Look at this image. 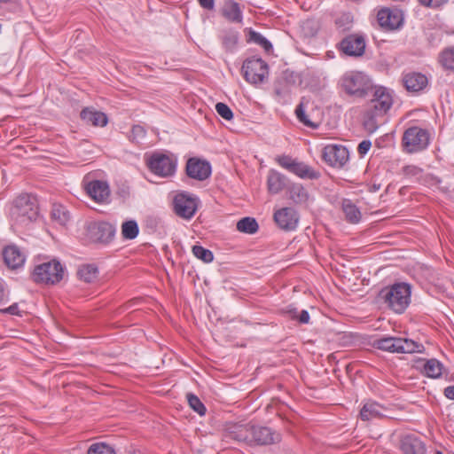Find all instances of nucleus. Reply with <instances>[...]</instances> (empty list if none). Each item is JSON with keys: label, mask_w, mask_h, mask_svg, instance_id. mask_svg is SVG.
<instances>
[{"label": "nucleus", "mask_w": 454, "mask_h": 454, "mask_svg": "<svg viewBox=\"0 0 454 454\" xmlns=\"http://www.w3.org/2000/svg\"><path fill=\"white\" fill-rule=\"evenodd\" d=\"M411 286L406 283H396L382 288L378 298L395 313L404 312L411 301Z\"/></svg>", "instance_id": "nucleus-1"}, {"label": "nucleus", "mask_w": 454, "mask_h": 454, "mask_svg": "<svg viewBox=\"0 0 454 454\" xmlns=\"http://www.w3.org/2000/svg\"><path fill=\"white\" fill-rule=\"evenodd\" d=\"M340 85L345 93L356 98L365 97L372 89L371 79L358 71L345 73L340 80Z\"/></svg>", "instance_id": "nucleus-2"}, {"label": "nucleus", "mask_w": 454, "mask_h": 454, "mask_svg": "<svg viewBox=\"0 0 454 454\" xmlns=\"http://www.w3.org/2000/svg\"><path fill=\"white\" fill-rule=\"evenodd\" d=\"M431 140L428 129L419 126L407 128L402 137L403 150L407 153H416L426 150Z\"/></svg>", "instance_id": "nucleus-3"}, {"label": "nucleus", "mask_w": 454, "mask_h": 454, "mask_svg": "<svg viewBox=\"0 0 454 454\" xmlns=\"http://www.w3.org/2000/svg\"><path fill=\"white\" fill-rule=\"evenodd\" d=\"M38 207L35 197L29 194L18 196L11 208V215L17 222L26 223L36 219Z\"/></svg>", "instance_id": "nucleus-4"}, {"label": "nucleus", "mask_w": 454, "mask_h": 454, "mask_svg": "<svg viewBox=\"0 0 454 454\" xmlns=\"http://www.w3.org/2000/svg\"><path fill=\"white\" fill-rule=\"evenodd\" d=\"M63 266L58 260L52 259L35 265L32 272V279L38 284L55 285L63 278Z\"/></svg>", "instance_id": "nucleus-5"}, {"label": "nucleus", "mask_w": 454, "mask_h": 454, "mask_svg": "<svg viewBox=\"0 0 454 454\" xmlns=\"http://www.w3.org/2000/svg\"><path fill=\"white\" fill-rule=\"evenodd\" d=\"M375 348L390 353H414L422 352V344L410 339L384 337L373 341Z\"/></svg>", "instance_id": "nucleus-6"}, {"label": "nucleus", "mask_w": 454, "mask_h": 454, "mask_svg": "<svg viewBox=\"0 0 454 454\" xmlns=\"http://www.w3.org/2000/svg\"><path fill=\"white\" fill-rule=\"evenodd\" d=\"M275 160L283 168L301 178L315 180L320 177L319 172L314 170L311 167L305 164L304 162L299 161L289 155L283 154L277 156Z\"/></svg>", "instance_id": "nucleus-7"}, {"label": "nucleus", "mask_w": 454, "mask_h": 454, "mask_svg": "<svg viewBox=\"0 0 454 454\" xmlns=\"http://www.w3.org/2000/svg\"><path fill=\"white\" fill-rule=\"evenodd\" d=\"M199 206V199L187 192L177 193L173 200L175 214L184 220L192 219Z\"/></svg>", "instance_id": "nucleus-8"}, {"label": "nucleus", "mask_w": 454, "mask_h": 454, "mask_svg": "<svg viewBox=\"0 0 454 454\" xmlns=\"http://www.w3.org/2000/svg\"><path fill=\"white\" fill-rule=\"evenodd\" d=\"M268 70L267 63L260 58L247 59L242 66L245 80L252 84L262 82L268 75Z\"/></svg>", "instance_id": "nucleus-9"}, {"label": "nucleus", "mask_w": 454, "mask_h": 454, "mask_svg": "<svg viewBox=\"0 0 454 454\" xmlns=\"http://www.w3.org/2000/svg\"><path fill=\"white\" fill-rule=\"evenodd\" d=\"M146 165L152 173L161 177L170 176L176 171V161L160 153H153L147 159Z\"/></svg>", "instance_id": "nucleus-10"}, {"label": "nucleus", "mask_w": 454, "mask_h": 454, "mask_svg": "<svg viewBox=\"0 0 454 454\" xmlns=\"http://www.w3.org/2000/svg\"><path fill=\"white\" fill-rule=\"evenodd\" d=\"M86 233L92 242L107 244L114 239L115 228L107 222H92L87 225Z\"/></svg>", "instance_id": "nucleus-11"}, {"label": "nucleus", "mask_w": 454, "mask_h": 454, "mask_svg": "<svg viewBox=\"0 0 454 454\" xmlns=\"http://www.w3.org/2000/svg\"><path fill=\"white\" fill-rule=\"evenodd\" d=\"M393 98L390 92L384 87L375 89L372 98L368 103L367 109L372 111L374 114L384 115L391 108Z\"/></svg>", "instance_id": "nucleus-12"}, {"label": "nucleus", "mask_w": 454, "mask_h": 454, "mask_svg": "<svg viewBox=\"0 0 454 454\" xmlns=\"http://www.w3.org/2000/svg\"><path fill=\"white\" fill-rule=\"evenodd\" d=\"M322 159L329 166L341 168L348 160V151L343 145H328L323 149Z\"/></svg>", "instance_id": "nucleus-13"}, {"label": "nucleus", "mask_w": 454, "mask_h": 454, "mask_svg": "<svg viewBox=\"0 0 454 454\" xmlns=\"http://www.w3.org/2000/svg\"><path fill=\"white\" fill-rule=\"evenodd\" d=\"M252 446L270 445L279 442L281 435L269 427L252 425Z\"/></svg>", "instance_id": "nucleus-14"}, {"label": "nucleus", "mask_w": 454, "mask_h": 454, "mask_svg": "<svg viewBox=\"0 0 454 454\" xmlns=\"http://www.w3.org/2000/svg\"><path fill=\"white\" fill-rule=\"evenodd\" d=\"M252 425L251 424H230L227 425L224 432L223 438L228 440H233L239 442H244L249 446H252Z\"/></svg>", "instance_id": "nucleus-15"}, {"label": "nucleus", "mask_w": 454, "mask_h": 454, "mask_svg": "<svg viewBox=\"0 0 454 454\" xmlns=\"http://www.w3.org/2000/svg\"><path fill=\"white\" fill-rule=\"evenodd\" d=\"M185 173L190 178L204 181L211 175V165L205 160L192 157L186 162Z\"/></svg>", "instance_id": "nucleus-16"}, {"label": "nucleus", "mask_w": 454, "mask_h": 454, "mask_svg": "<svg viewBox=\"0 0 454 454\" xmlns=\"http://www.w3.org/2000/svg\"><path fill=\"white\" fill-rule=\"evenodd\" d=\"M273 218L277 225L286 231L295 230L299 223L297 211L288 207L275 211Z\"/></svg>", "instance_id": "nucleus-17"}, {"label": "nucleus", "mask_w": 454, "mask_h": 454, "mask_svg": "<svg viewBox=\"0 0 454 454\" xmlns=\"http://www.w3.org/2000/svg\"><path fill=\"white\" fill-rule=\"evenodd\" d=\"M340 49L346 55L360 57L364 53L365 50L364 38L359 35H347L340 41Z\"/></svg>", "instance_id": "nucleus-18"}, {"label": "nucleus", "mask_w": 454, "mask_h": 454, "mask_svg": "<svg viewBox=\"0 0 454 454\" xmlns=\"http://www.w3.org/2000/svg\"><path fill=\"white\" fill-rule=\"evenodd\" d=\"M377 20L381 27L387 30H394L402 25L403 17L398 11L383 8L378 12Z\"/></svg>", "instance_id": "nucleus-19"}, {"label": "nucleus", "mask_w": 454, "mask_h": 454, "mask_svg": "<svg viewBox=\"0 0 454 454\" xmlns=\"http://www.w3.org/2000/svg\"><path fill=\"white\" fill-rule=\"evenodd\" d=\"M402 84L409 92H419L427 86L428 79L422 73L408 72L403 74Z\"/></svg>", "instance_id": "nucleus-20"}, {"label": "nucleus", "mask_w": 454, "mask_h": 454, "mask_svg": "<svg viewBox=\"0 0 454 454\" xmlns=\"http://www.w3.org/2000/svg\"><path fill=\"white\" fill-rule=\"evenodd\" d=\"M88 195L98 203L107 202L110 196V189L106 182L94 180L86 185Z\"/></svg>", "instance_id": "nucleus-21"}, {"label": "nucleus", "mask_w": 454, "mask_h": 454, "mask_svg": "<svg viewBox=\"0 0 454 454\" xmlns=\"http://www.w3.org/2000/svg\"><path fill=\"white\" fill-rule=\"evenodd\" d=\"M221 15L229 22L242 24L243 12L239 3L234 0H225L221 10Z\"/></svg>", "instance_id": "nucleus-22"}, {"label": "nucleus", "mask_w": 454, "mask_h": 454, "mask_svg": "<svg viewBox=\"0 0 454 454\" xmlns=\"http://www.w3.org/2000/svg\"><path fill=\"white\" fill-rule=\"evenodd\" d=\"M400 449L403 454H425L426 446L421 439L415 434L403 436L400 442Z\"/></svg>", "instance_id": "nucleus-23"}, {"label": "nucleus", "mask_w": 454, "mask_h": 454, "mask_svg": "<svg viewBox=\"0 0 454 454\" xmlns=\"http://www.w3.org/2000/svg\"><path fill=\"white\" fill-rule=\"evenodd\" d=\"M81 119L88 125L105 127L108 122L106 114L94 107H85L80 113Z\"/></svg>", "instance_id": "nucleus-24"}, {"label": "nucleus", "mask_w": 454, "mask_h": 454, "mask_svg": "<svg viewBox=\"0 0 454 454\" xmlns=\"http://www.w3.org/2000/svg\"><path fill=\"white\" fill-rule=\"evenodd\" d=\"M386 408L374 401H367L360 410L359 417L363 421L382 419L385 417Z\"/></svg>", "instance_id": "nucleus-25"}, {"label": "nucleus", "mask_w": 454, "mask_h": 454, "mask_svg": "<svg viewBox=\"0 0 454 454\" xmlns=\"http://www.w3.org/2000/svg\"><path fill=\"white\" fill-rule=\"evenodd\" d=\"M4 261L9 268L16 269L25 262V256L16 246H7L3 251Z\"/></svg>", "instance_id": "nucleus-26"}, {"label": "nucleus", "mask_w": 454, "mask_h": 454, "mask_svg": "<svg viewBox=\"0 0 454 454\" xmlns=\"http://www.w3.org/2000/svg\"><path fill=\"white\" fill-rule=\"evenodd\" d=\"M267 186L270 193H279L286 186L285 176L276 170H270L267 178Z\"/></svg>", "instance_id": "nucleus-27"}, {"label": "nucleus", "mask_w": 454, "mask_h": 454, "mask_svg": "<svg viewBox=\"0 0 454 454\" xmlns=\"http://www.w3.org/2000/svg\"><path fill=\"white\" fill-rule=\"evenodd\" d=\"M422 363V372L429 378H438L442 372V364L436 359L432 358L427 361L420 360Z\"/></svg>", "instance_id": "nucleus-28"}, {"label": "nucleus", "mask_w": 454, "mask_h": 454, "mask_svg": "<svg viewBox=\"0 0 454 454\" xmlns=\"http://www.w3.org/2000/svg\"><path fill=\"white\" fill-rule=\"evenodd\" d=\"M342 211L346 220L350 223H357L361 219L360 210L350 200H343Z\"/></svg>", "instance_id": "nucleus-29"}, {"label": "nucleus", "mask_w": 454, "mask_h": 454, "mask_svg": "<svg viewBox=\"0 0 454 454\" xmlns=\"http://www.w3.org/2000/svg\"><path fill=\"white\" fill-rule=\"evenodd\" d=\"M221 41L226 51H233L239 42V32L234 29H226L223 31Z\"/></svg>", "instance_id": "nucleus-30"}, {"label": "nucleus", "mask_w": 454, "mask_h": 454, "mask_svg": "<svg viewBox=\"0 0 454 454\" xmlns=\"http://www.w3.org/2000/svg\"><path fill=\"white\" fill-rule=\"evenodd\" d=\"M51 218L59 225H66L69 219V211L61 204H53L51 209Z\"/></svg>", "instance_id": "nucleus-31"}, {"label": "nucleus", "mask_w": 454, "mask_h": 454, "mask_svg": "<svg viewBox=\"0 0 454 454\" xmlns=\"http://www.w3.org/2000/svg\"><path fill=\"white\" fill-rule=\"evenodd\" d=\"M98 268L93 264L82 265L77 271L79 278L86 283L93 282L98 278Z\"/></svg>", "instance_id": "nucleus-32"}, {"label": "nucleus", "mask_w": 454, "mask_h": 454, "mask_svg": "<svg viewBox=\"0 0 454 454\" xmlns=\"http://www.w3.org/2000/svg\"><path fill=\"white\" fill-rule=\"evenodd\" d=\"M259 225L253 217H244L237 223V230L243 233L254 234L258 231Z\"/></svg>", "instance_id": "nucleus-33"}, {"label": "nucleus", "mask_w": 454, "mask_h": 454, "mask_svg": "<svg viewBox=\"0 0 454 454\" xmlns=\"http://www.w3.org/2000/svg\"><path fill=\"white\" fill-rule=\"evenodd\" d=\"M290 199L295 203H303L308 200L309 194L301 184H294L291 186Z\"/></svg>", "instance_id": "nucleus-34"}, {"label": "nucleus", "mask_w": 454, "mask_h": 454, "mask_svg": "<svg viewBox=\"0 0 454 454\" xmlns=\"http://www.w3.org/2000/svg\"><path fill=\"white\" fill-rule=\"evenodd\" d=\"M139 232V228L136 221H126L121 225V235L125 239H134Z\"/></svg>", "instance_id": "nucleus-35"}, {"label": "nucleus", "mask_w": 454, "mask_h": 454, "mask_svg": "<svg viewBox=\"0 0 454 454\" xmlns=\"http://www.w3.org/2000/svg\"><path fill=\"white\" fill-rule=\"evenodd\" d=\"M248 42H253L262 46L267 52H270L272 50L271 43L262 35L252 29L249 30Z\"/></svg>", "instance_id": "nucleus-36"}, {"label": "nucleus", "mask_w": 454, "mask_h": 454, "mask_svg": "<svg viewBox=\"0 0 454 454\" xmlns=\"http://www.w3.org/2000/svg\"><path fill=\"white\" fill-rule=\"evenodd\" d=\"M423 172V169L416 165H407L402 168V173L406 178L418 182L420 181Z\"/></svg>", "instance_id": "nucleus-37"}, {"label": "nucleus", "mask_w": 454, "mask_h": 454, "mask_svg": "<svg viewBox=\"0 0 454 454\" xmlns=\"http://www.w3.org/2000/svg\"><path fill=\"white\" fill-rule=\"evenodd\" d=\"M295 114H296L297 119L303 125H305L309 128H312V129H316L318 127V122L312 121L309 117V115L305 113V111L303 109L302 103H301L300 105L297 106V107L295 109Z\"/></svg>", "instance_id": "nucleus-38"}, {"label": "nucleus", "mask_w": 454, "mask_h": 454, "mask_svg": "<svg viewBox=\"0 0 454 454\" xmlns=\"http://www.w3.org/2000/svg\"><path fill=\"white\" fill-rule=\"evenodd\" d=\"M192 253L196 258L206 263L211 262L214 260L213 253L201 246H193Z\"/></svg>", "instance_id": "nucleus-39"}, {"label": "nucleus", "mask_w": 454, "mask_h": 454, "mask_svg": "<svg viewBox=\"0 0 454 454\" xmlns=\"http://www.w3.org/2000/svg\"><path fill=\"white\" fill-rule=\"evenodd\" d=\"M186 397L190 407L194 411H196L200 416L205 415L207 409L197 395L192 393H188Z\"/></svg>", "instance_id": "nucleus-40"}, {"label": "nucleus", "mask_w": 454, "mask_h": 454, "mask_svg": "<svg viewBox=\"0 0 454 454\" xmlns=\"http://www.w3.org/2000/svg\"><path fill=\"white\" fill-rule=\"evenodd\" d=\"M440 62L444 68L454 71V47L446 49L441 53Z\"/></svg>", "instance_id": "nucleus-41"}, {"label": "nucleus", "mask_w": 454, "mask_h": 454, "mask_svg": "<svg viewBox=\"0 0 454 454\" xmlns=\"http://www.w3.org/2000/svg\"><path fill=\"white\" fill-rule=\"evenodd\" d=\"M382 116L381 114H374L372 111H370L366 109L365 114H364V128L370 131L373 132L378 128V121L377 117Z\"/></svg>", "instance_id": "nucleus-42"}, {"label": "nucleus", "mask_w": 454, "mask_h": 454, "mask_svg": "<svg viewBox=\"0 0 454 454\" xmlns=\"http://www.w3.org/2000/svg\"><path fill=\"white\" fill-rule=\"evenodd\" d=\"M146 135L145 129L138 124L133 125L129 136V141L135 144H139L140 140L145 138Z\"/></svg>", "instance_id": "nucleus-43"}, {"label": "nucleus", "mask_w": 454, "mask_h": 454, "mask_svg": "<svg viewBox=\"0 0 454 454\" xmlns=\"http://www.w3.org/2000/svg\"><path fill=\"white\" fill-rule=\"evenodd\" d=\"M88 454H115V452L108 444L97 442L89 448Z\"/></svg>", "instance_id": "nucleus-44"}, {"label": "nucleus", "mask_w": 454, "mask_h": 454, "mask_svg": "<svg viewBox=\"0 0 454 454\" xmlns=\"http://www.w3.org/2000/svg\"><path fill=\"white\" fill-rule=\"evenodd\" d=\"M217 114L224 120L231 121L233 118V113L224 103L219 102L215 105Z\"/></svg>", "instance_id": "nucleus-45"}, {"label": "nucleus", "mask_w": 454, "mask_h": 454, "mask_svg": "<svg viewBox=\"0 0 454 454\" xmlns=\"http://www.w3.org/2000/svg\"><path fill=\"white\" fill-rule=\"evenodd\" d=\"M372 147V142L370 140H363L357 146V153L359 155H365L370 148Z\"/></svg>", "instance_id": "nucleus-46"}, {"label": "nucleus", "mask_w": 454, "mask_h": 454, "mask_svg": "<svg viewBox=\"0 0 454 454\" xmlns=\"http://www.w3.org/2000/svg\"><path fill=\"white\" fill-rule=\"evenodd\" d=\"M0 312L2 314H10V315H13V316H20L21 315L20 310L19 309V305L16 302L12 304L8 308L0 309Z\"/></svg>", "instance_id": "nucleus-47"}, {"label": "nucleus", "mask_w": 454, "mask_h": 454, "mask_svg": "<svg viewBox=\"0 0 454 454\" xmlns=\"http://www.w3.org/2000/svg\"><path fill=\"white\" fill-rule=\"evenodd\" d=\"M282 312L284 314L288 315L291 319L296 320L299 311L296 307H294L293 305H288V306L285 307L284 309H282Z\"/></svg>", "instance_id": "nucleus-48"}, {"label": "nucleus", "mask_w": 454, "mask_h": 454, "mask_svg": "<svg viewBox=\"0 0 454 454\" xmlns=\"http://www.w3.org/2000/svg\"><path fill=\"white\" fill-rule=\"evenodd\" d=\"M309 314L307 310L302 309L301 311L298 312L297 321L301 324H309Z\"/></svg>", "instance_id": "nucleus-49"}, {"label": "nucleus", "mask_w": 454, "mask_h": 454, "mask_svg": "<svg viewBox=\"0 0 454 454\" xmlns=\"http://www.w3.org/2000/svg\"><path fill=\"white\" fill-rule=\"evenodd\" d=\"M8 300V292L6 291L4 283L0 279V305Z\"/></svg>", "instance_id": "nucleus-50"}, {"label": "nucleus", "mask_w": 454, "mask_h": 454, "mask_svg": "<svg viewBox=\"0 0 454 454\" xmlns=\"http://www.w3.org/2000/svg\"><path fill=\"white\" fill-rule=\"evenodd\" d=\"M198 3L205 10L212 11L215 8V0H198Z\"/></svg>", "instance_id": "nucleus-51"}, {"label": "nucleus", "mask_w": 454, "mask_h": 454, "mask_svg": "<svg viewBox=\"0 0 454 454\" xmlns=\"http://www.w3.org/2000/svg\"><path fill=\"white\" fill-rule=\"evenodd\" d=\"M443 394L446 398L454 400V386H448L444 388Z\"/></svg>", "instance_id": "nucleus-52"}, {"label": "nucleus", "mask_w": 454, "mask_h": 454, "mask_svg": "<svg viewBox=\"0 0 454 454\" xmlns=\"http://www.w3.org/2000/svg\"><path fill=\"white\" fill-rule=\"evenodd\" d=\"M449 0H434L432 8H439L445 4Z\"/></svg>", "instance_id": "nucleus-53"}, {"label": "nucleus", "mask_w": 454, "mask_h": 454, "mask_svg": "<svg viewBox=\"0 0 454 454\" xmlns=\"http://www.w3.org/2000/svg\"><path fill=\"white\" fill-rule=\"evenodd\" d=\"M419 2L421 5L427 7L428 0H419Z\"/></svg>", "instance_id": "nucleus-54"}, {"label": "nucleus", "mask_w": 454, "mask_h": 454, "mask_svg": "<svg viewBox=\"0 0 454 454\" xmlns=\"http://www.w3.org/2000/svg\"><path fill=\"white\" fill-rule=\"evenodd\" d=\"M433 1H434V0H428V2H427V7H431V8H432Z\"/></svg>", "instance_id": "nucleus-55"}, {"label": "nucleus", "mask_w": 454, "mask_h": 454, "mask_svg": "<svg viewBox=\"0 0 454 454\" xmlns=\"http://www.w3.org/2000/svg\"><path fill=\"white\" fill-rule=\"evenodd\" d=\"M11 0H0V4H7L9 3Z\"/></svg>", "instance_id": "nucleus-56"}, {"label": "nucleus", "mask_w": 454, "mask_h": 454, "mask_svg": "<svg viewBox=\"0 0 454 454\" xmlns=\"http://www.w3.org/2000/svg\"><path fill=\"white\" fill-rule=\"evenodd\" d=\"M275 91H276V94H278V95L281 94V91L279 90H278V89Z\"/></svg>", "instance_id": "nucleus-57"}, {"label": "nucleus", "mask_w": 454, "mask_h": 454, "mask_svg": "<svg viewBox=\"0 0 454 454\" xmlns=\"http://www.w3.org/2000/svg\"><path fill=\"white\" fill-rule=\"evenodd\" d=\"M435 454H442L441 451H436Z\"/></svg>", "instance_id": "nucleus-58"}]
</instances>
